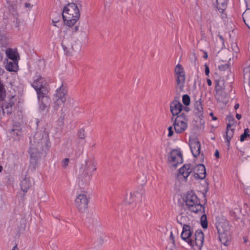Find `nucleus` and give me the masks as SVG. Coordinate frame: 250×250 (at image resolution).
<instances>
[{"label":"nucleus","instance_id":"9","mask_svg":"<svg viewBox=\"0 0 250 250\" xmlns=\"http://www.w3.org/2000/svg\"><path fill=\"white\" fill-rule=\"evenodd\" d=\"M188 118L183 113L177 116L173 123L175 132L181 133L185 131L188 127Z\"/></svg>","mask_w":250,"mask_h":250},{"label":"nucleus","instance_id":"21","mask_svg":"<svg viewBox=\"0 0 250 250\" xmlns=\"http://www.w3.org/2000/svg\"><path fill=\"white\" fill-rule=\"evenodd\" d=\"M183 105L179 101L174 100L170 104V111L173 116L177 115L182 110Z\"/></svg>","mask_w":250,"mask_h":250},{"label":"nucleus","instance_id":"36","mask_svg":"<svg viewBox=\"0 0 250 250\" xmlns=\"http://www.w3.org/2000/svg\"><path fill=\"white\" fill-rule=\"evenodd\" d=\"M6 96V90L0 81V101H3Z\"/></svg>","mask_w":250,"mask_h":250},{"label":"nucleus","instance_id":"17","mask_svg":"<svg viewBox=\"0 0 250 250\" xmlns=\"http://www.w3.org/2000/svg\"><path fill=\"white\" fill-rule=\"evenodd\" d=\"M191 216L186 212L184 208H181L179 214L177 216V220L181 225L190 224L192 221Z\"/></svg>","mask_w":250,"mask_h":250},{"label":"nucleus","instance_id":"34","mask_svg":"<svg viewBox=\"0 0 250 250\" xmlns=\"http://www.w3.org/2000/svg\"><path fill=\"white\" fill-rule=\"evenodd\" d=\"M65 101L54 99V108L55 110H58L60 108H62L64 104Z\"/></svg>","mask_w":250,"mask_h":250},{"label":"nucleus","instance_id":"26","mask_svg":"<svg viewBox=\"0 0 250 250\" xmlns=\"http://www.w3.org/2000/svg\"><path fill=\"white\" fill-rule=\"evenodd\" d=\"M66 94V90L63 87H60L57 90V93L55 95V99L63 101H66L65 95Z\"/></svg>","mask_w":250,"mask_h":250},{"label":"nucleus","instance_id":"42","mask_svg":"<svg viewBox=\"0 0 250 250\" xmlns=\"http://www.w3.org/2000/svg\"><path fill=\"white\" fill-rule=\"evenodd\" d=\"M205 74L206 75L208 76L209 73V67L207 64H205Z\"/></svg>","mask_w":250,"mask_h":250},{"label":"nucleus","instance_id":"30","mask_svg":"<svg viewBox=\"0 0 250 250\" xmlns=\"http://www.w3.org/2000/svg\"><path fill=\"white\" fill-rule=\"evenodd\" d=\"M219 239L222 244L227 246L230 239V234L227 233H219Z\"/></svg>","mask_w":250,"mask_h":250},{"label":"nucleus","instance_id":"20","mask_svg":"<svg viewBox=\"0 0 250 250\" xmlns=\"http://www.w3.org/2000/svg\"><path fill=\"white\" fill-rule=\"evenodd\" d=\"M16 101L15 96L12 95L9 99H8L2 105V110L4 113L6 112L7 114L10 113L13 106L15 104V102Z\"/></svg>","mask_w":250,"mask_h":250},{"label":"nucleus","instance_id":"32","mask_svg":"<svg viewBox=\"0 0 250 250\" xmlns=\"http://www.w3.org/2000/svg\"><path fill=\"white\" fill-rule=\"evenodd\" d=\"M217 3V8L221 13H223L226 8L227 0H216Z\"/></svg>","mask_w":250,"mask_h":250},{"label":"nucleus","instance_id":"12","mask_svg":"<svg viewBox=\"0 0 250 250\" xmlns=\"http://www.w3.org/2000/svg\"><path fill=\"white\" fill-rule=\"evenodd\" d=\"M62 47L65 54L70 56L75 52L80 51V48L76 42L73 41H65L62 43Z\"/></svg>","mask_w":250,"mask_h":250},{"label":"nucleus","instance_id":"10","mask_svg":"<svg viewBox=\"0 0 250 250\" xmlns=\"http://www.w3.org/2000/svg\"><path fill=\"white\" fill-rule=\"evenodd\" d=\"M32 85L36 90L37 96L47 94L46 83L44 78L40 76H37L33 82Z\"/></svg>","mask_w":250,"mask_h":250},{"label":"nucleus","instance_id":"23","mask_svg":"<svg viewBox=\"0 0 250 250\" xmlns=\"http://www.w3.org/2000/svg\"><path fill=\"white\" fill-rule=\"evenodd\" d=\"M7 63L5 65L6 69L10 72H16L18 70V64L17 61H8L6 60Z\"/></svg>","mask_w":250,"mask_h":250},{"label":"nucleus","instance_id":"47","mask_svg":"<svg viewBox=\"0 0 250 250\" xmlns=\"http://www.w3.org/2000/svg\"><path fill=\"white\" fill-rule=\"evenodd\" d=\"M219 38L220 39V40L222 41L223 45H224V39H223V37L221 35H219Z\"/></svg>","mask_w":250,"mask_h":250},{"label":"nucleus","instance_id":"22","mask_svg":"<svg viewBox=\"0 0 250 250\" xmlns=\"http://www.w3.org/2000/svg\"><path fill=\"white\" fill-rule=\"evenodd\" d=\"M216 227L218 233L229 234V227L226 221L218 222L217 224Z\"/></svg>","mask_w":250,"mask_h":250},{"label":"nucleus","instance_id":"53","mask_svg":"<svg viewBox=\"0 0 250 250\" xmlns=\"http://www.w3.org/2000/svg\"><path fill=\"white\" fill-rule=\"evenodd\" d=\"M226 60H230L231 59V58L230 56H228L226 58Z\"/></svg>","mask_w":250,"mask_h":250},{"label":"nucleus","instance_id":"27","mask_svg":"<svg viewBox=\"0 0 250 250\" xmlns=\"http://www.w3.org/2000/svg\"><path fill=\"white\" fill-rule=\"evenodd\" d=\"M21 188L24 192H27L31 187V183L29 177L25 178L21 181Z\"/></svg>","mask_w":250,"mask_h":250},{"label":"nucleus","instance_id":"33","mask_svg":"<svg viewBox=\"0 0 250 250\" xmlns=\"http://www.w3.org/2000/svg\"><path fill=\"white\" fill-rule=\"evenodd\" d=\"M245 23L250 28V10L246 11L243 15Z\"/></svg>","mask_w":250,"mask_h":250},{"label":"nucleus","instance_id":"35","mask_svg":"<svg viewBox=\"0 0 250 250\" xmlns=\"http://www.w3.org/2000/svg\"><path fill=\"white\" fill-rule=\"evenodd\" d=\"M201 215V224L202 227L204 229L208 227V221L206 215L204 213V212L202 213H199Z\"/></svg>","mask_w":250,"mask_h":250},{"label":"nucleus","instance_id":"50","mask_svg":"<svg viewBox=\"0 0 250 250\" xmlns=\"http://www.w3.org/2000/svg\"><path fill=\"white\" fill-rule=\"evenodd\" d=\"M11 250H19V248L17 247V245H15Z\"/></svg>","mask_w":250,"mask_h":250},{"label":"nucleus","instance_id":"18","mask_svg":"<svg viewBox=\"0 0 250 250\" xmlns=\"http://www.w3.org/2000/svg\"><path fill=\"white\" fill-rule=\"evenodd\" d=\"M189 145L191 151L195 157H197L200 154L201 145L196 138L190 139Z\"/></svg>","mask_w":250,"mask_h":250},{"label":"nucleus","instance_id":"55","mask_svg":"<svg viewBox=\"0 0 250 250\" xmlns=\"http://www.w3.org/2000/svg\"><path fill=\"white\" fill-rule=\"evenodd\" d=\"M204 58H206V59H207V58H208V55H207V53H206V54H205V55H204Z\"/></svg>","mask_w":250,"mask_h":250},{"label":"nucleus","instance_id":"45","mask_svg":"<svg viewBox=\"0 0 250 250\" xmlns=\"http://www.w3.org/2000/svg\"><path fill=\"white\" fill-rule=\"evenodd\" d=\"M170 238L172 240V242L174 243V236H173V233L172 232H170Z\"/></svg>","mask_w":250,"mask_h":250},{"label":"nucleus","instance_id":"41","mask_svg":"<svg viewBox=\"0 0 250 250\" xmlns=\"http://www.w3.org/2000/svg\"><path fill=\"white\" fill-rule=\"evenodd\" d=\"M168 137H171L173 134V131L172 130V126H169L168 128Z\"/></svg>","mask_w":250,"mask_h":250},{"label":"nucleus","instance_id":"2","mask_svg":"<svg viewBox=\"0 0 250 250\" xmlns=\"http://www.w3.org/2000/svg\"><path fill=\"white\" fill-rule=\"evenodd\" d=\"M65 24L68 26L74 25L80 18V12L76 4H68L63 9L62 14Z\"/></svg>","mask_w":250,"mask_h":250},{"label":"nucleus","instance_id":"54","mask_svg":"<svg viewBox=\"0 0 250 250\" xmlns=\"http://www.w3.org/2000/svg\"><path fill=\"white\" fill-rule=\"evenodd\" d=\"M2 169H3V167L0 165V172H1Z\"/></svg>","mask_w":250,"mask_h":250},{"label":"nucleus","instance_id":"44","mask_svg":"<svg viewBox=\"0 0 250 250\" xmlns=\"http://www.w3.org/2000/svg\"><path fill=\"white\" fill-rule=\"evenodd\" d=\"M209 115L212 117V119L214 121L215 120H217V118L215 116H214L213 115V113L212 112H211L210 114H209Z\"/></svg>","mask_w":250,"mask_h":250},{"label":"nucleus","instance_id":"49","mask_svg":"<svg viewBox=\"0 0 250 250\" xmlns=\"http://www.w3.org/2000/svg\"><path fill=\"white\" fill-rule=\"evenodd\" d=\"M236 117L238 120H240L241 118V115L240 114H237Z\"/></svg>","mask_w":250,"mask_h":250},{"label":"nucleus","instance_id":"19","mask_svg":"<svg viewBox=\"0 0 250 250\" xmlns=\"http://www.w3.org/2000/svg\"><path fill=\"white\" fill-rule=\"evenodd\" d=\"M192 233V231L191 230V227L188 225L184 224L183 227V231L181 233L182 238L188 244L191 243V236Z\"/></svg>","mask_w":250,"mask_h":250},{"label":"nucleus","instance_id":"28","mask_svg":"<svg viewBox=\"0 0 250 250\" xmlns=\"http://www.w3.org/2000/svg\"><path fill=\"white\" fill-rule=\"evenodd\" d=\"M22 134L21 128L19 126H16L11 131V135L15 140H19Z\"/></svg>","mask_w":250,"mask_h":250},{"label":"nucleus","instance_id":"40","mask_svg":"<svg viewBox=\"0 0 250 250\" xmlns=\"http://www.w3.org/2000/svg\"><path fill=\"white\" fill-rule=\"evenodd\" d=\"M69 162V159L68 158H65L62 161V164L64 167H66Z\"/></svg>","mask_w":250,"mask_h":250},{"label":"nucleus","instance_id":"8","mask_svg":"<svg viewBox=\"0 0 250 250\" xmlns=\"http://www.w3.org/2000/svg\"><path fill=\"white\" fill-rule=\"evenodd\" d=\"M224 82L223 80L215 81L216 97L218 102L226 104L228 98L226 92L224 91Z\"/></svg>","mask_w":250,"mask_h":250},{"label":"nucleus","instance_id":"58","mask_svg":"<svg viewBox=\"0 0 250 250\" xmlns=\"http://www.w3.org/2000/svg\"><path fill=\"white\" fill-rule=\"evenodd\" d=\"M187 109H188L187 107H185V109L187 111Z\"/></svg>","mask_w":250,"mask_h":250},{"label":"nucleus","instance_id":"24","mask_svg":"<svg viewBox=\"0 0 250 250\" xmlns=\"http://www.w3.org/2000/svg\"><path fill=\"white\" fill-rule=\"evenodd\" d=\"M7 2L10 10L15 11L21 7L22 0H7Z\"/></svg>","mask_w":250,"mask_h":250},{"label":"nucleus","instance_id":"25","mask_svg":"<svg viewBox=\"0 0 250 250\" xmlns=\"http://www.w3.org/2000/svg\"><path fill=\"white\" fill-rule=\"evenodd\" d=\"M194 112L199 117L203 116V108L202 104L200 100L197 101L194 104Z\"/></svg>","mask_w":250,"mask_h":250},{"label":"nucleus","instance_id":"37","mask_svg":"<svg viewBox=\"0 0 250 250\" xmlns=\"http://www.w3.org/2000/svg\"><path fill=\"white\" fill-rule=\"evenodd\" d=\"M77 136L79 139L84 140L85 138V130L83 129H80L77 132Z\"/></svg>","mask_w":250,"mask_h":250},{"label":"nucleus","instance_id":"51","mask_svg":"<svg viewBox=\"0 0 250 250\" xmlns=\"http://www.w3.org/2000/svg\"><path fill=\"white\" fill-rule=\"evenodd\" d=\"M31 6V4L29 3H25V7H30Z\"/></svg>","mask_w":250,"mask_h":250},{"label":"nucleus","instance_id":"15","mask_svg":"<svg viewBox=\"0 0 250 250\" xmlns=\"http://www.w3.org/2000/svg\"><path fill=\"white\" fill-rule=\"evenodd\" d=\"M193 170V166L192 165L190 164H185L179 169L178 176L179 178L186 180L188 177L192 176Z\"/></svg>","mask_w":250,"mask_h":250},{"label":"nucleus","instance_id":"6","mask_svg":"<svg viewBox=\"0 0 250 250\" xmlns=\"http://www.w3.org/2000/svg\"><path fill=\"white\" fill-rule=\"evenodd\" d=\"M174 72L176 79V89L180 92L182 91L186 80L184 69L181 64H178L175 68Z\"/></svg>","mask_w":250,"mask_h":250},{"label":"nucleus","instance_id":"16","mask_svg":"<svg viewBox=\"0 0 250 250\" xmlns=\"http://www.w3.org/2000/svg\"><path fill=\"white\" fill-rule=\"evenodd\" d=\"M192 176L195 179L203 180L206 176L205 167L203 164H199L193 167Z\"/></svg>","mask_w":250,"mask_h":250},{"label":"nucleus","instance_id":"4","mask_svg":"<svg viewBox=\"0 0 250 250\" xmlns=\"http://www.w3.org/2000/svg\"><path fill=\"white\" fill-rule=\"evenodd\" d=\"M186 204L189 209L196 213L202 214L204 208L200 203V201L197 196L192 191H189L187 194Z\"/></svg>","mask_w":250,"mask_h":250},{"label":"nucleus","instance_id":"46","mask_svg":"<svg viewBox=\"0 0 250 250\" xmlns=\"http://www.w3.org/2000/svg\"><path fill=\"white\" fill-rule=\"evenodd\" d=\"M228 120H229V123H230V121H233V117L232 116H228Z\"/></svg>","mask_w":250,"mask_h":250},{"label":"nucleus","instance_id":"13","mask_svg":"<svg viewBox=\"0 0 250 250\" xmlns=\"http://www.w3.org/2000/svg\"><path fill=\"white\" fill-rule=\"evenodd\" d=\"M204 235L202 231H197L195 234L194 241L188 244L193 250H201L203 246Z\"/></svg>","mask_w":250,"mask_h":250},{"label":"nucleus","instance_id":"52","mask_svg":"<svg viewBox=\"0 0 250 250\" xmlns=\"http://www.w3.org/2000/svg\"><path fill=\"white\" fill-rule=\"evenodd\" d=\"M239 104H236L235 105V106H234V108H235V109H238V107H239Z\"/></svg>","mask_w":250,"mask_h":250},{"label":"nucleus","instance_id":"1","mask_svg":"<svg viewBox=\"0 0 250 250\" xmlns=\"http://www.w3.org/2000/svg\"><path fill=\"white\" fill-rule=\"evenodd\" d=\"M49 144L48 133L45 130L36 132L30 140L29 152L31 156L35 159L41 158L45 152Z\"/></svg>","mask_w":250,"mask_h":250},{"label":"nucleus","instance_id":"57","mask_svg":"<svg viewBox=\"0 0 250 250\" xmlns=\"http://www.w3.org/2000/svg\"><path fill=\"white\" fill-rule=\"evenodd\" d=\"M247 242V240L246 238H244V242L246 243Z\"/></svg>","mask_w":250,"mask_h":250},{"label":"nucleus","instance_id":"7","mask_svg":"<svg viewBox=\"0 0 250 250\" xmlns=\"http://www.w3.org/2000/svg\"><path fill=\"white\" fill-rule=\"evenodd\" d=\"M144 193V190L143 188H137L128 191L125 193L124 202L126 205H131L135 201L136 199L141 198Z\"/></svg>","mask_w":250,"mask_h":250},{"label":"nucleus","instance_id":"48","mask_svg":"<svg viewBox=\"0 0 250 250\" xmlns=\"http://www.w3.org/2000/svg\"><path fill=\"white\" fill-rule=\"evenodd\" d=\"M207 83L209 86L211 85V81L210 79H207Z\"/></svg>","mask_w":250,"mask_h":250},{"label":"nucleus","instance_id":"43","mask_svg":"<svg viewBox=\"0 0 250 250\" xmlns=\"http://www.w3.org/2000/svg\"><path fill=\"white\" fill-rule=\"evenodd\" d=\"M214 155H215V156L217 158H219V151L218 150H216V151L215 152Z\"/></svg>","mask_w":250,"mask_h":250},{"label":"nucleus","instance_id":"14","mask_svg":"<svg viewBox=\"0 0 250 250\" xmlns=\"http://www.w3.org/2000/svg\"><path fill=\"white\" fill-rule=\"evenodd\" d=\"M83 168L84 176L89 179L97 171L96 164L93 160H88L85 162Z\"/></svg>","mask_w":250,"mask_h":250},{"label":"nucleus","instance_id":"29","mask_svg":"<svg viewBox=\"0 0 250 250\" xmlns=\"http://www.w3.org/2000/svg\"><path fill=\"white\" fill-rule=\"evenodd\" d=\"M6 56L11 61H17V53L12 49L9 48L6 50Z\"/></svg>","mask_w":250,"mask_h":250},{"label":"nucleus","instance_id":"39","mask_svg":"<svg viewBox=\"0 0 250 250\" xmlns=\"http://www.w3.org/2000/svg\"><path fill=\"white\" fill-rule=\"evenodd\" d=\"M249 133V129L248 128L245 129L244 132L240 136V141L241 142L244 141L245 140V139L248 136H249L250 135Z\"/></svg>","mask_w":250,"mask_h":250},{"label":"nucleus","instance_id":"31","mask_svg":"<svg viewBox=\"0 0 250 250\" xmlns=\"http://www.w3.org/2000/svg\"><path fill=\"white\" fill-rule=\"evenodd\" d=\"M231 126V123H229L227 125V132H226V139L228 142V145L229 146V142L230 140L233 137V130L232 129H230L229 128Z\"/></svg>","mask_w":250,"mask_h":250},{"label":"nucleus","instance_id":"56","mask_svg":"<svg viewBox=\"0 0 250 250\" xmlns=\"http://www.w3.org/2000/svg\"><path fill=\"white\" fill-rule=\"evenodd\" d=\"M75 29H76V30H78V26H76V27H75Z\"/></svg>","mask_w":250,"mask_h":250},{"label":"nucleus","instance_id":"5","mask_svg":"<svg viewBox=\"0 0 250 250\" xmlns=\"http://www.w3.org/2000/svg\"><path fill=\"white\" fill-rule=\"evenodd\" d=\"M47 94L37 96L38 105L36 113L38 116L44 117L46 116L50 107V101Z\"/></svg>","mask_w":250,"mask_h":250},{"label":"nucleus","instance_id":"38","mask_svg":"<svg viewBox=\"0 0 250 250\" xmlns=\"http://www.w3.org/2000/svg\"><path fill=\"white\" fill-rule=\"evenodd\" d=\"M182 101L185 105H188L190 104L189 96L187 94L183 95L182 98Z\"/></svg>","mask_w":250,"mask_h":250},{"label":"nucleus","instance_id":"3","mask_svg":"<svg viewBox=\"0 0 250 250\" xmlns=\"http://www.w3.org/2000/svg\"><path fill=\"white\" fill-rule=\"evenodd\" d=\"M90 197L87 192L82 191L76 196L74 200V206L77 211L82 214L88 212Z\"/></svg>","mask_w":250,"mask_h":250},{"label":"nucleus","instance_id":"11","mask_svg":"<svg viewBox=\"0 0 250 250\" xmlns=\"http://www.w3.org/2000/svg\"><path fill=\"white\" fill-rule=\"evenodd\" d=\"M183 162L182 154L179 150L173 149L170 152L168 156V162L171 167H176Z\"/></svg>","mask_w":250,"mask_h":250}]
</instances>
